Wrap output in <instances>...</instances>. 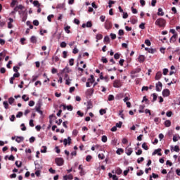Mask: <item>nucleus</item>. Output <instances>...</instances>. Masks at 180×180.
<instances>
[{
  "label": "nucleus",
  "mask_w": 180,
  "mask_h": 180,
  "mask_svg": "<svg viewBox=\"0 0 180 180\" xmlns=\"http://www.w3.org/2000/svg\"><path fill=\"white\" fill-rule=\"evenodd\" d=\"M110 38H109L108 36H105V37H104V42L110 43Z\"/></svg>",
  "instance_id": "nucleus-41"
},
{
  "label": "nucleus",
  "mask_w": 180,
  "mask_h": 180,
  "mask_svg": "<svg viewBox=\"0 0 180 180\" xmlns=\"http://www.w3.org/2000/svg\"><path fill=\"white\" fill-rule=\"evenodd\" d=\"M111 144L112 146H117V139L116 138H112V141H111Z\"/></svg>",
  "instance_id": "nucleus-22"
},
{
  "label": "nucleus",
  "mask_w": 180,
  "mask_h": 180,
  "mask_svg": "<svg viewBox=\"0 0 180 180\" xmlns=\"http://www.w3.org/2000/svg\"><path fill=\"white\" fill-rule=\"evenodd\" d=\"M114 88H120L122 86V82L120 80H115L113 83Z\"/></svg>",
  "instance_id": "nucleus-6"
},
{
  "label": "nucleus",
  "mask_w": 180,
  "mask_h": 180,
  "mask_svg": "<svg viewBox=\"0 0 180 180\" xmlns=\"http://www.w3.org/2000/svg\"><path fill=\"white\" fill-rule=\"evenodd\" d=\"M99 113L101 116H103V115H105L106 113V110L105 109H101L99 110Z\"/></svg>",
  "instance_id": "nucleus-35"
},
{
  "label": "nucleus",
  "mask_w": 180,
  "mask_h": 180,
  "mask_svg": "<svg viewBox=\"0 0 180 180\" xmlns=\"http://www.w3.org/2000/svg\"><path fill=\"white\" fill-rule=\"evenodd\" d=\"M23 116V112H22L21 111L18 112V114L16 115V117L18 118H20Z\"/></svg>",
  "instance_id": "nucleus-46"
},
{
  "label": "nucleus",
  "mask_w": 180,
  "mask_h": 180,
  "mask_svg": "<svg viewBox=\"0 0 180 180\" xmlns=\"http://www.w3.org/2000/svg\"><path fill=\"white\" fill-rule=\"evenodd\" d=\"M162 89V83H161V82H158L156 84V91L157 92H161Z\"/></svg>",
  "instance_id": "nucleus-4"
},
{
  "label": "nucleus",
  "mask_w": 180,
  "mask_h": 180,
  "mask_svg": "<svg viewBox=\"0 0 180 180\" xmlns=\"http://www.w3.org/2000/svg\"><path fill=\"white\" fill-rule=\"evenodd\" d=\"M151 96H153L152 102H155V101H157V98H158V96L155 93L153 94Z\"/></svg>",
  "instance_id": "nucleus-23"
},
{
  "label": "nucleus",
  "mask_w": 180,
  "mask_h": 180,
  "mask_svg": "<svg viewBox=\"0 0 180 180\" xmlns=\"http://www.w3.org/2000/svg\"><path fill=\"white\" fill-rule=\"evenodd\" d=\"M108 100L109 101H114V100H115V96H114L113 95H112V94H110V95L108 96Z\"/></svg>",
  "instance_id": "nucleus-42"
},
{
  "label": "nucleus",
  "mask_w": 180,
  "mask_h": 180,
  "mask_svg": "<svg viewBox=\"0 0 180 180\" xmlns=\"http://www.w3.org/2000/svg\"><path fill=\"white\" fill-rule=\"evenodd\" d=\"M110 36L112 40H115V39H116V34L111 33L110 34Z\"/></svg>",
  "instance_id": "nucleus-57"
},
{
  "label": "nucleus",
  "mask_w": 180,
  "mask_h": 180,
  "mask_svg": "<svg viewBox=\"0 0 180 180\" xmlns=\"http://www.w3.org/2000/svg\"><path fill=\"white\" fill-rule=\"evenodd\" d=\"M122 169L117 168L116 169L115 174H117V175H120L122 174Z\"/></svg>",
  "instance_id": "nucleus-40"
},
{
  "label": "nucleus",
  "mask_w": 180,
  "mask_h": 180,
  "mask_svg": "<svg viewBox=\"0 0 180 180\" xmlns=\"http://www.w3.org/2000/svg\"><path fill=\"white\" fill-rule=\"evenodd\" d=\"M16 4H18V0H12V2L11 4V8H14Z\"/></svg>",
  "instance_id": "nucleus-33"
},
{
  "label": "nucleus",
  "mask_w": 180,
  "mask_h": 180,
  "mask_svg": "<svg viewBox=\"0 0 180 180\" xmlns=\"http://www.w3.org/2000/svg\"><path fill=\"white\" fill-rule=\"evenodd\" d=\"M150 176H152V178H154V179H157V178H158V174L153 173L152 175H150Z\"/></svg>",
  "instance_id": "nucleus-60"
},
{
  "label": "nucleus",
  "mask_w": 180,
  "mask_h": 180,
  "mask_svg": "<svg viewBox=\"0 0 180 180\" xmlns=\"http://www.w3.org/2000/svg\"><path fill=\"white\" fill-rule=\"evenodd\" d=\"M142 148H143V150H148V146H147L146 143H143L142 144Z\"/></svg>",
  "instance_id": "nucleus-38"
},
{
  "label": "nucleus",
  "mask_w": 180,
  "mask_h": 180,
  "mask_svg": "<svg viewBox=\"0 0 180 180\" xmlns=\"http://www.w3.org/2000/svg\"><path fill=\"white\" fill-rule=\"evenodd\" d=\"M101 141L103 143H106V141H108V136L103 135L101 138Z\"/></svg>",
  "instance_id": "nucleus-36"
},
{
  "label": "nucleus",
  "mask_w": 180,
  "mask_h": 180,
  "mask_svg": "<svg viewBox=\"0 0 180 180\" xmlns=\"http://www.w3.org/2000/svg\"><path fill=\"white\" fill-rule=\"evenodd\" d=\"M13 102H15V98H13V97H11L8 98V103L10 105H12Z\"/></svg>",
  "instance_id": "nucleus-34"
},
{
  "label": "nucleus",
  "mask_w": 180,
  "mask_h": 180,
  "mask_svg": "<svg viewBox=\"0 0 180 180\" xmlns=\"http://www.w3.org/2000/svg\"><path fill=\"white\" fill-rule=\"evenodd\" d=\"M33 25L34 26H39V20H34L33 21Z\"/></svg>",
  "instance_id": "nucleus-64"
},
{
  "label": "nucleus",
  "mask_w": 180,
  "mask_h": 180,
  "mask_svg": "<svg viewBox=\"0 0 180 180\" xmlns=\"http://www.w3.org/2000/svg\"><path fill=\"white\" fill-rule=\"evenodd\" d=\"M139 28H140V29H142V30L146 29L145 24H144L143 22L141 23V24L139 25Z\"/></svg>",
  "instance_id": "nucleus-58"
},
{
  "label": "nucleus",
  "mask_w": 180,
  "mask_h": 180,
  "mask_svg": "<svg viewBox=\"0 0 180 180\" xmlns=\"http://www.w3.org/2000/svg\"><path fill=\"white\" fill-rule=\"evenodd\" d=\"M146 60V57L143 55H141L138 58V61L139 63H144V60Z\"/></svg>",
  "instance_id": "nucleus-18"
},
{
  "label": "nucleus",
  "mask_w": 180,
  "mask_h": 180,
  "mask_svg": "<svg viewBox=\"0 0 180 180\" xmlns=\"http://www.w3.org/2000/svg\"><path fill=\"white\" fill-rule=\"evenodd\" d=\"M70 29H71V27L66 26V27H65L64 30H65V32H66V33L70 34V33H71V31H70Z\"/></svg>",
  "instance_id": "nucleus-27"
},
{
  "label": "nucleus",
  "mask_w": 180,
  "mask_h": 180,
  "mask_svg": "<svg viewBox=\"0 0 180 180\" xmlns=\"http://www.w3.org/2000/svg\"><path fill=\"white\" fill-rule=\"evenodd\" d=\"M162 77V73L161 72H158L155 77V79H156V81H158L159 79H161Z\"/></svg>",
  "instance_id": "nucleus-12"
},
{
  "label": "nucleus",
  "mask_w": 180,
  "mask_h": 180,
  "mask_svg": "<svg viewBox=\"0 0 180 180\" xmlns=\"http://www.w3.org/2000/svg\"><path fill=\"white\" fill-rule=\"evenodd\" d=\"M176 37H178L177 34H173L170 38V40H169L170 43H175V41H176Z\"/></svg>",
  "instance_id": "nucleus-9"
},
{
  "label": "nucleus",
  "mask_w": 180,
  "mask_h": 180,
  "mask_svg": "<svg viewBox=\"0 0 180 180\" xmlns=\"http://www.w3.org/2000/svg\"><path fill=\"white\" fill-rule=\"evenodd\" d=\"M31 43H37V38L35 36H32L30 38Z\"/></svg>",
  "instance_id": "nucleus-20"
},
{
  "label": "nucleus",
  "mask_w": 180,
  "mask_h": 180,
  "mask_svg": "<svg viewBox=\"0 0 180 180\" xmlns=\"http://www.w3.org/2000/svg\"><path fill=\"white\" fill-rule=\"evenodd\" d=\"M35 108L37 112H39V113H41V111L40 110V108H41V101H39L37 103Z\"/></svg>",
  "instance_id": "nucleus-5"
},
{
  "label": "nucleus",
  "mask_w": 180,
  "mask_h": 180,
  "mask_svg": "<svg viewBox=\"0 0 180 180\" xmlns=\"http://www.w3.org/2000/svg\"><path fill=\"white\" fill-rule=\"evenodd\" d=\"M88 81L90 84H94L95 82V79H94V75H91L90 78L88 79Z\"/></svg>",
  "instance_id": "nucleus-25"
},
{
  "label": "nucleus",
  "mask_w": 180,
  "mask_h": 180,
  "mask_svg": "<svg viewBox=\"0 0 180 180\" xmlns=\"http://www.w3.org/2000/svg\"><path fill=\"white\" fill-rule=\"evenodd\" d=\"M94 89H89L86 90V96H92V95H94Z\"/></svg>",
  "instance_id": "nucleus-8"
},
{
  "label": "nucleus",
  "mask_w": 180,
  "mask_h": 180,
  "mask_svg": "<svg viewBox=\"0 0 180 180\" xmlns=\"http://www.w3.org/2000/svg\"><path fill=\"white\" fill-rule=\"evenodd\" d=\"M92 160V156L91 155H87L86 158V161H87V162H89V161Z\"/></svg>",
  "instance_id": "nucleus-56"
},
{
  "label": "nucleus",
  "mask_w": 180,
  "mask_h": 180,
  "mask_svg": "<svg viewBox=\"0 0 180 180\" xmlns=\"http://www.w3.org/2000/svg\"><path fill=\"white\" fill-rule=\"evenodd\" d=\"M158 16H164V11H162V8H159L158 12Z\"/></svg>",
  "instance_id": "nucleus-21"
},
{
  "label": "nucleus",
  "mask_w": 180,
  "mask_h": 180,
  "mask_svg": "<svg viewBox=\"0 0 180 180\" xmlns=\"http://www.w3.org/2000/svg\"><path fill=\"white\" fill-rule=\"evenodd\" d=\"M166 115L167 116V117H171V116H172V111H169V112H166Z\"/></svg>",
  "instance_id": "nucleus-62"
},
{
  "label": "nucleus",
  "mask_w": 180,
  "mask_h": 180,
  "mask_svg": "<svg viewBox=\"0 0 180 180\" xmlns=\"http://www.w3.org/2000/svg\"><path fill=\"white\" fill-rule=\"evenodd\" d=\"M171 151H175L176 153H179L180 151L179 146H175L174 147L172 146Z\"/></svg>",
  "instance_id": "nucleus-15"
},
{
  "label": "nucleus",
  "mask_w": 180,
  "mask_h": 180,
  "mask_svg": "<svg viewBox=\"0 0 180 180\" xmlns=\"http://www.w3.org/2000/svg\"><path fill=\"white\" fill-rule=\"evenodd\" d=\"M64 146H67V144H71V137L68 136V139H65L63 140Z\"/></svg>",
  "instance_id": "nucleus-11"
},
{
  "label": "nucleus",
  "mask_w": 180,
  "mask_h": 180,
  "mask_svg": "<svg viewBox=\"0 0 180 180\" xmlns=\"http://www.w3.org/2000/svg\"><path fill=\"white\" fill-rule=\"evenodd\" d=\"M21 130L22 131H26V126H25V124H21Z\"/></svg>",
  "instance_id": "nucleus-53"
},
{
  "label": "nucleus",
  "mask_w": 180,
  "mask_h": 180,
  "mask_svg": "<svg viewBox=\"0 0 180 180\" xmlns=\"http://www.w3.org/2000/svg\"><path fill=\"white\" fill-rule=\"evenodd\" d=\"M34 6H37V8H40V4L39 3V1L34 0L33 1Z\"/></svg>",
  "instance_id": "nucleus-26"
},
{
  "label": "nucleus",
  "mask_w": 180,
  "mask_h": 180,
  "mask_svg": "<svg viewBox=\"0 0 180 180\" xmlns=\"http://www.w3.org/2000/svg\"><path fill=\"white\" fill-rule=\"evenodd\" d=\"M19 9L22 11V9H25V6H22V4L15 6L14 8V12H18Z\"/></svg>",
  "instance_id": "nucleus-13"
},
{
  "label": "nucleus",
  "mask_w": 180,
  "mask_h": 180,
  "mask_svg": "<svg viewBox=\"0 0 180 180\" xmlns=\"http://www.w3.org/2000/svg\"><path fill=\"white\" fill-rule=\"evenodd\" d=\"M101 61L102 63H103L104 64H106L108 63V58H105L104 56H103L101 58Z\"/></svg>",
  "instance_id": "nucleus-45"
},
{
  "label": "nucleus",
  "mask_w": 180,
  "mask_h": 180,
  "mask_svg": "<svg viewBox=\"0 0 180 180\" xmlns=\"http://www.w3.org/2000/svg\"><path fill=\"white\" fill-rule=\"evenodd\" d=\"M15 141L17 143H21V141H23V137L22 136H17L15 139Z\"/></svg>",
  "instance_id": "nucleus-24"
},
{
  "label": "nucleus",
  "mask_w": 180,
  "mask_h": 180,
  "mask_svg": "<svg viewBox=\"0 0 180 180\" xmlns=\"http://www.w3.org/2000/svg\"><path fill=\"white\" fill-rule=\"evenodd\" d=\"M124 150L122 148H118L117 150H116V153L118 154V155H120V154H122V153H123Z\"/></svg>",
  "instance_id": "nucleus-43"
},
{
  "label": "nucleus",
  "mask_w": 180,
  "mask_h": 180,
  "mask_svg": "<svg viewBox=\"0 0 180 180\" xmlns=\"http://www.w3.org/2000/svg\"><path fill=\"white\" fill-rule=\"evenodd\" d=\"M165 126L166 127H169V126H171V121L170 120H166L165 122Z\"/></svg>",
  "instance_id": "nucleus-30"
},
{
  "label": "nucleus",
  "mask_w": 180,
  "mask_h": 180,
  "mask_svg": "<svg viewBox=\"0 0 180 180\" xmlns=\"http://www.w3.org/2000/svg\"><path fill=\"white\" fill-rule=\"evenodd\" d=\"M54 18V15L51 14V15H48L47 20H48L49 22H51V18Z\"/></svg>",
  "instance_id": "nucleus-52"
},
{
  "label": "nucleus",
  "mask_w": 180,
  "mask_h": 180,
  "mask_svg": "<svg viewBox=\"0 0 180 180\" xmlns=\"http://www.w3.org/2000/svg\"><path fill=\"white\" fill-rule=\"evenodd\" d=\"M69 64H70V65H71V66L74 65V58L70 59V60H69Z\"/></svg>",
  "instance_id": "nucleus-61"
},
{
  "label": "nucleus",
  "mask_w": 180,
  "mask_h": 180,
  "mask_svg": "<svg viewBox=\"0 0 180 180\" xmlns=\"http://www.w3.org/2000/svg\"><path fill=\"white\" fill-rule=\"evenodd\" d=\"M68 72H71V69L66 67L62 70L61 74H68Z\"/></svg>",
  "instance_id": "nucleus-14"
},
{
  "label": "nucleus",
  "mask_w": 180,
  "mask_h": 180,
  "mask_svg": "<svg viewBox=\"0 0 180 180\" xmlns=\"http://www.w3.org/2000/svg\"><path fill=\"white\" fill-rule=\"evenodd\" d=\"M92 108H93L92 102L91 101H87V103H86L87 110H89V109H92Z\"/></svg>",
  "instance_id": "nucleus-17"
},
{
  "label": "nucleus",
  "mask_w": 180,
  "mask_h": 180,
  "mask_svg": "<svg viewBox=\"0 0 180 180\" xmlns=\"http://www.w3.org/2000/svg\"><path fill=\"white\" fill-rule=\"evenodd\" d=\"M170 91L168 89H164L162 91V96L165 98H167V96H169Z\"/></svg>",
  "instance_id": "nucleus-7"
},
{
  "label": "nucleus",
  "mask_w": 180,
  "mask_h": 180,
  "mask_svg": "<svg viewBox=\"0 0 180 180\" xmlns=\"http://www.w3.org/2000/svg\"><path fill=\"white\" fill-rule=\"evenodd\" d=\"M125 153H126L127 155H131V153H133V148H127L125 149Z\"/></svg>",
  "instance_id": "nucleus-10"
},
{
  "label": "nucleus",
  "mask_w": 180,
  "mask_h": 180,
  "mask_svg": "<svg viewBox=\"0 0 180 180\" xmlns=\"http://www.w3.org/2000/svg\"><path fill=\"white\" fill-rule=\"evenodd\" d=\"M66 109L70 110V112H71L72 110V106L68 105L67 107H65L63 105V110H65Z\"/></svg>",
  "instance_id": "nucleus-29"
},
{
  "label": "nucleus",
  "mask_w": 180,
  "mask_h": 180,
  "mask_svg": "<svg viewBox=\"0 0 180 180\" xmlns=\"http://www.w3.org/2000/svg\"><path fill=\"white\" fill-rule=\"evenodd\" d=\"M66 85H70L71 84V79L70 78L66 79Z\"/></svg>",
  "instance_id": "nucleus-59"
},
{
  "label": "nucleus",
  "mask_w": 180,
  "mask_h": 180,
  "mask_svg": "<svg viewBox=\"0 0 180 180\" xmlns=\"http://www.w3.org/2000/svg\"><path fill=\"white\" fill-rule=\"evenodd\" d=\"M159 153H161V148L155 150L154 152L152 153V155H155V154H158Z\"/></svg>",
  "instance_id": "nucleus-31"
},
{
  "label": "nucleus",
  "mask_w": 180,
  "mask_h": 180,
  "mask_svg": "<svg viewBox=\"0 0 180 180\" xmlns=\"http://www.w3.org/2000/svg\"><path fill=\"white\" fill-rule=\"evenodd\" d=\"M122 124H123V122H117V123L115 124V126H116V127H118L119 129H120V127H122Z\"/></svg>",
  "instance_id": "nucleus-50"
},
{
  "label": "nucleus",
  "mask_w": 180,
  "mask_h": 180,
  "mask_svg": "<svg viewBox=\"0 0 180 180\" xmlns=\"http://www.w3.org/2000/svg\"><path fill=\"white\" fill-rule=\"evenodd\" d=\"M60 46L62 48V49H64L65 47H67V43H65V41H62L60 44Z\"/></svg>",
  "instance_id": "nucleus-37"
},
{
  "label": "nucleus",
  "mask_w": 180,
  "mask_h": 180,
  "mask_svg": "<svg viewBox=\"0 0 180 180\" xmlns=\"http://www.w3.org/2000/svg\"><path fill=\"white\" fill-rule=\"evenodd\" d=\"M114 58H115V60H119V58H120V54L116 53L114 55Z\"/></svg>",
  "instance_id": "nucleus-51"
},
{
  "label": "nucleus",
  "mask_w": 180,
  "mask_h": 180,
  "mask_svg": "<svg viewBox=\"0 0 180 180\" xmlns=\"http://www.w3.org/2000/svg\"><path fill=\"white\" fill-rule=\"evenodd\" d=\"M104 27L107 30H109L110 29H112V22H110L109 20H106L104 23Z\"/></svg>",
  "instance_id": "nucleus-3"
},
{
  "label": "nucleus",
  "mask_w": 180,
  "mask_h": 180,
  "mask_svg": "<svg viewBox=\"0 0 180 180\" xmlns=\"http://www.w3.org/2000/svg\"><path fill=\"white\" fill-rule=\"evenodd\" d=\"M144 108H146V106L140 105V107H139V113H144Z\"/></svg>",
  "instance_id": "nucleus-32"
},
{
  "label": "nucleus",
  "mask_w": 180,
  "mask_h": 180,
  "mask_svg": "<svg viewBox=\"0 0 180 180\" xmlns=\"http://www.w3.org/2000/svg\"><path fill=\"white\" fill-rule=\"evenodd\" d=\"M98 158L100 160H105V155L104 154H101L99 153L98 155Z\"/></svg>",
  "instance_id": "nucleus-47"
},
{
  "label": "nucleus",
  "mask_w": 180,
  "mask_h": 180,
  "mask_svg": "<svg viewBox=\"0 0 180 180\" xmlns=\"http://www.w3.org/2000/svg\"><path fill=\"white\" fill-rule=\"evenodd\" d=\"M73 178L72 174L65 175L63 176V180H72Z\"/></svg>",
  "instance_id": "nucleus-16"
},
{
  "label": "nucleus",
  "mask_w": 180,
  "mask_h": 180,
  "mask_svg": "<svg viewBox=\"0 0 180 180\" xmlns=\"http://www.w3.org/2000/svg\"><path fill=\"white\" fill-rule=\"evenodd\" d=\"M103 38V36L101 34H98L96 37V42L98 43V41H99V40H102V39Z\"/></svg>",
  "instance_id": "nucleus-19"
},
{
  "label": "nucleus",
  "mask_w": 180,
  "mask_h": 180,
  "mask_svg": "<svg viewBox=\"0 0 180 180\" xmlns=\"http://www.w3.org/2000/svg\"><path fill=\"white\" fill-rule=\"evenodd\" d=\"M165 23L166 22L164 18H158L155 22V25H156V26H159V27H165Z\"/></svg>",
  "instance_id": "nucleus-1"
},
{
  "label": "nucleus",
  "mask_w": 180,
  "mask_h": 180,
  "mask_svg": "<svg viewBox=\"0 0 180 180\" xmlns=\"http://www.w3.org/2000/svg\"><path fill=\"white\" fill-rule=\"evenodd\" d=\"M60 58H58V56H53L52 57V60L54 62V63H57L58 61H59Z\"/></svg>",
  "instance_id": "nucleus-28"
},
{
  "label": "nucleus",
  "mask_w": 180,
  "mask_h": 180,
  "mask_svg": "<svg viewBox=\"0 0 180 180\" xmlns=\"http://www.w3.org/2000/svg\"><path fill=\"white\" fill-rule=\"evenodd\" d=\"M43 149H41V153H47V147L46 146H42Z\"/></svg>",
  "instance_id": "nucleus-48"
},
{
  "label": "nucleus",
  "mask_w": 180,
  "mask_h": 180,
  "mask_svg": "<svg viewBox=\"0 0 180 180\" xmlns=\"http://www.w3.org/2000/svg\"><path fill=\"white\" fill-rule=\"evenodd\" d=\"M118 34L119 36H123V34H124V31L123 30H120L118 31Z\"/></svg>",
  "instance_id": "nucleus-55"
},
{
  "label": "nucleus",
  "mask_w": 180,
  "mask_h": 180,
  "mask_svg": "<svg viewBox=\"0 0 180 180\" xmlns=\"http://www.w3.org/2000/svg\"><path fill=\"white\" fill-rule=\"evenodd\" d=\"M3 105L5 109H8V108H9V104L8 103V101H4Z\"/></svg>",
  "instance_id": "nucleus-44"
},
{
  "label": "nucleus",
  "mask_w": 180,
  "mask_h": 180,
  "mask_svg": "<svg viewBox=\"0 0 180 180\" xmlns=\"http://www.w3.org/2000/svg\"><path fill=\"white\" fill-rule=\"evenodd\" d=\"M22 99H23V101H25V102H27V101H29V97H27V96L24 94L22 96Z\"/></svg>",
  "instance_id": "nucleus-39"
},
{
  "label": "nucleus",
  "mask_w": 180,
  "mask_h": 180,
  "mask_svg": "<svg viewBox=\"0 0 180 180\" xmlns=\"http://www.w3.org/2000/svg\"><path fill=\"white\" fill-rule=\"evenodd\" d=\"M145 44H146V46H151V42L148 39H146L145 41Z\"/></svg>",
  "instance_id": "nucleus-63"
},
{
  "label": "nucleus",
  "mask_w": 180,
  "mask_h": 180,
  "mask_svg": "<svg viewBox=\"0 0 180 180\" xmlns=\"http://www.w3.org/2000/svg\"><path fill=\"white\" fill-rule=\"evenodd\" d=\"M143 161H144V158L143 157L137 159L138 164H140V162H143Z\"/></svg>",
  "instance_id": "nucleus-54"
},
{
  "label": "nucleus",
  "mask_w": 180,
  "mask_h": 180,
  "mask_svg": "<svg viewBox=\"0 0 180 180\" xmlns=\"http://www.w3.org/2000/svg\"><path fill=\"white\" fill-rule=\"evenodd\" d=\"M86 27H92V22L91 21H88L86 24Z\"/></svg>",
  "instance_id": "nucleus-49"
},
{
  "label": "nucleus",
  "mask_w": 180,
  "mask_h": 180,
  "mask_svg": "<svg viewBox=\"0 0 180 180\" xmlns=\"http://www.w3.org/2000/svg\"><path fill=\"white\" fill-rule=\"evenodd\" d=\"M55 162L56 165L61 167L62 165H64V159H63V158H57L55 160Z\"/></svg>",
  "instance_id": "nucleus-2"
}]
</instances>
